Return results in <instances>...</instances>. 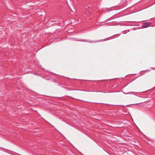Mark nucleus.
I'll return each mask as SVG.
<instances>
[{
  "mask_svg": "<svg viewBox=\"0 0 155 155\" xmlns=\"http://www.w3.org/2000/svg\"><path fill=\"white\" fill-rule=\"evenodd\" d=\"M69 39H73V38H70Z\"/></svg>",
  "mask_w": 155,
  "mask_h": 155,
  "instance_id": "nucleus-2",
  "label": "nucleus"
},
{
  "mask_svg": "<svg viewBox=\"0 0 155 155\" xmlns=\"http://www.w3.org/2000/svg\"><path fill=\"white\" fill-rule=\"evenodd\" d=\"M150 23H144V25H143V28H146L150 26Z\"/></svg>",
  "mask_w": 155,
  "mask_h": 155,
  "instance_id": "nucleus-1",
  "label": "nucleus"
},
{
  "mask_svg": "<svg viewBox=\"0 0 155 155\" xmlns=\"http://www.w3.org/2000/svg\"><path fill=\"white\" fill-rule=\"evenodd\" d=\"M53 39H57V38H53Z\"/></svg>",
  "mask_w": 155,
  "mask_h": 155,
  "instance_id": "nucleus-3",
  "label": "nucleus"
}]
</instances>
